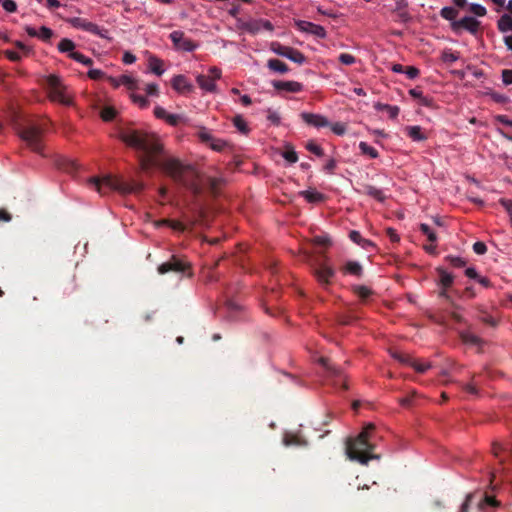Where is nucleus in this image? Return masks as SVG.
I'll use <instances>...</instances> for the list:
<instances>
[{
  "instance_id": "nucleus-1",
  "label": "nucleus",
  "mask_w": 512,
  "mask_h": 512,
  "mask_svg": "<svg viewBox=\"0 0 512 512\" xmlns=\"http://www.w3.org/2000/svg\"><path fill=\"white\" fill-rule=\"evenodd\" d=\"M119 137L126 145L139 153L138 160L142 171L148 172L152 168H159L195 197H200L206 188L211 195H218L223 184L222 179L209 177L203 183L192 166L184 165L178 159L168 156L163 143L156 134L126 128L119 132Z\"/></svg>"
},
{
  "instance_id": "nucleus-2",
  "label": "nucleus",
  "mask_w": 512,
  "mask_h": 512,
  "mask_svg": "<svg viewBox=\"0 0 512 512\" xmlns=\"http://www.w3.org/2000/svg\"><path fill=\"white\" fill-rule=\"evenodd\" d=\"M373 429L374 425L368 424L357 437L347 439L346 455L350 460L366 465L369 460L378 458L372 453L374 445L370 442Z\"/></svg>"
},
{
  "instance_id": "nucleus-3",
  "label": "nucleus",
  "mask_w": 512,
  "mask_h": 512,
  "mask_svg": "<svg viewBox=\"0 0 512 512\" xmlns=\"http://www.w3.org/2000/svg\"><path fill=\"white\" fill-rule=\"evenodd\" d=\"M90 182L95 186L100 194H106L115 190L124 194L140 193L144 190V184L140 181L126 182L119 177L105 175L102 178H91Z\"/></svg>"
},
{
  "instance_id": "nucleus-4",
  "label": "nucleus",
  "mask_w": 512,
  "mask_h": 512,
  "mask_svg": "<svg viewBox=\"0 0 512 512\" xmlns=\"http://www.w3.org/2000/svg\"><path fill=\"white\" fill-rule=\"evenodd\" d=\"M48 129L46 121L29 123L19 129V137L34 152L44 156L43 154V137Z\"/></svg>"
},
{
  "instance_id": "nucleus-5",
  "label": "nucleus",
  "mask_w": 512,
  "mask_h": 512,
  "mask_svg": "<svg viewBox=\"0 0 512 512\" xmlns=\"http://www.w3.org/2000/svg\"><path fill=\"white\" fill-rule=\"evenodd\" d=\"M159 274H166L169 272H174L177 274L186 275L187 277H192L191 272V264L182 257L172 255L170 259L157 268Z\"/></svg>"
},
{
  "instance_id": "nucleus-6",
  "label": "nucleus",
  "mask_w": 512,
  "mask_h": 512,
  "mask_svg": "<svg viewBox=\"0 0 512 512\" xmlns=\"http://www.w3.org/2000/svg\"><path fill=\"white\" fill-rule=\"evenodd\" d=\"M47 86L49 88V96L51 100L60 102L64 105L71 104L69 96L65 93V86L61 79L56 75H49L47 77Z\"/></svg>"
},
{
  "instance_id": "nucleus-7",
  "label": "nucleus",
  "mask_w": 512,
  "mask_h": 512,
  "mask_svg": "<svg viewBox=\"0 0 512 512\" xmlns=\"http://www.w3.org/2000/svg\"><path fill=\"white\" fill-rule=\"evenodd\" d=\"M170 40L172 41L175 49L186 52L195 50L198 45L193 42L190 38L186 37L183 31L176 30L170 33Z\"/></svg>"
},
{
  "instance_id": "nucleus-8",
  "label": "nucleus",
  "mask_w": 512,
  "mask_h": 512,
  "mask_svg": "<svg viewBox=\"0 0 512 512\" xmlns=\"http://www.w3.org/2000/svg\"><path fill=\"white\" fill-rule=\"evenodd\" d=\"M68 22L75 28L83 29L87 32H90L94 35H98L100 37H106V35L103 33H107L106 30L101 29L98 25L80 17L71 18L68 20Z\"/></svg>"
},
{
  "instance_id": "nucleus-9",
  "label": "nucleus",
  "mask_w": 512,
  "mask_h": 512,
  "mask_svg": "<svg viewBox=\"0 0 512 512\" xmlns=\"http://www.w3.org/2000/svg\"><path fill=\"white\" fill-rule=\"evenodd\" d=\"M451 26L456 32H460L464 29L471 33H475L478 29L479 22L473 17H464L458 21H453Z\"/></svg>"
},
{
  "instance_id": "nucleus-10",
  "label": "nucleus",
  "mask_w": 512,
  "mask_h": 512,
  "mask_svg": "<svg viewBox=\"0 0 512 512\" xmlns=\"http://www.w3.org/2000/svg\"><path fill=\"white\" fill-rule=\"evenodd\" d=\"M315 274L317 276V279L323 283L328 284L331 280V278L335 275V269L328 265L327 263H320L316 269Z\"/></svg>"
},
{
  "instance_id": "nucleus-11",
  "label": "nucleus",
  "mask_w": 512,
  "mask_h": 512,
  "mask_svg": "<svg viewBox=\"0 0 512 512\" xmlns=\"http://www.w3.org/2000/svg\"><path fill=\"white\" fill-rule=\"evenodd\" d=\"M391 356L402 363L411 365L417 372H420V373L425 372L427 369H429L431 367L430 363H428V362H420L417 360H410L408 357L401 355L397 352H392Z\"/></svg>"
},
{
  "instance_id": "nucleus-12",
  "label": "nucleus",
  "mask_w": 512,
  "mask_h": 512,
  "mask_svg": "<svg viewBox=\"0 0 512 512\" xmlns=\"http://www.w3.org/2000/svg\"><path fill=\"white\" fill-rule=\"evenodd\" d=\"M172 87L180 93H190L193 91V85L184 75H176L171 80Z\"/></svg>"
},
{
  "instance_id": "nucleus-13",
  "label": "nucleus",
  "mask_w": 512,
  "mask_h": 512,
  "mask_svg": "<svg viewBox=\"0 0 512 512\" xmlns=\"http://www.w3.org/2000/svg\"><path fill=\"white\" fill-rule=\"evenodd\" d=\"M301 118L307 123L317 128L329 126V121L326 117L319 114L302 113Z\"/></svg>"
},
{
  "instance_id": "nucleus-14",
  "label": "nucleus",
  "mask_w": 512,
  "mask_h": 512,
  "mask_svg": "<svg viewBox=\"0 0 512 512\" xmlns=\"http://www.w3.org/2000/svg\"><path fill=\"white\" fill-rule=\"evenodd\" d=\"M200 138L203 142L207 143L213 150L218 152L222 151L227 146V143L225 141L214 138L208 132L200 133Z\"/></svg>"
},
{
  "instance_id": "nucleus-15",
  "label": "nucleus",
  "mask_w": 512,
  "mask_h": 512,
  "mask_svg": "<svg viewBox=\"0 0 512 512\" xmlns=\"http://www.w3.org/2000/svg\"><path fill=\"white\" fill-rule=\"evenodd\" d=\"M196 81L201 89L206 92H215L216 83L208 75L199 74L196 77Z\"/></svg>"
},
{
  "instance_id": "nucleus-16",
  "label": "nucleus",
  "mask_w": 512,
  "mask_h": 512,
  "mask_svg": "<svg viewBox=\"0 0 512 512\" xmlns=\"http://www.w3.org/2000/svg\"><path fill=\"white\" fill-rule=\"evenodd\" d=\"M437 272L440 276V285L443 287V290L441 291V296L443 297H446L447 294H446V288L450 287L453 283V280H454V277L452 274L448 273L447 271H445L444 269L442 268H438L437 269Z\"/></svg>"
},
{
  "instance_id": "nucleus-17",
  "label": "nucleus",
  "mask_w": 512,
  "mask_h": 512,
  "mask_svg": "<svg viewBox=\"0 0 512 512\" xmlns=\"http://www.w3.org/2000/svg\"><path fill=\"white\" fill-rule=\"evenodd\" d=\"M262 28L272 30V24L269 21H251L246 24V30L251 34L258 33Z\"/></svg>"
},
{
  "instance_id": "nucleus-18",
  "label": "nucleus",
  "mask_w": 512,
  "mask_h": 512,
  "mask_svg": "<svg viewBox=\"0 0 512 512\" xmlns=\"http://www.w3.org/2000/svg\"><path fill=\"white\" fill-rule=\"evenodd\" d=\"M406 132L414 141H424L427 139L426 134L422 131L420 126H408Z\"/></svg>"
},
{
  "instance_id": "nucleus-19",
  "label": "nucleus",
  "mask_w": 512,
  "mask_h": 512,
  "mask_svg": "<svg viewBox=\"0 0 512 512\" xmlns=\"http://www.w3.org/2000/svg\"><path fill=\"white\" fill-rule=\"evenodd\" d=\"M301 195L310 203H319L324 199L323 195L314 189L302 191Z\"/></svg>"
},
{
  "instance_id": "nucleus-20",
  "label": "nucleus",
  "mask_w": 512,
  "mask_h": 512,
  "mask_svg": "<svg viewBox=\"0 0 512 512\" xmlns=\"http://www.w3.org/2000/svg\"><path fill=\"white\" fill-rule=\"evenodd\" d=\"M374 108L377 110V111H384V112H387L388 115L391 117V118H396L398 113H399V108L397 106H391V105H388V104H382L380 102H377L374 104Z\"/></svg>"
},
{
  "instance_id": "nucleus-21",
  "label": "nucleus",
  "mask_w": 512,
  "mask_h": 512,
  "mask_svg": "<svg viewBox=\"0 0 512 512\" xmlns=\"http://www.w3.org/2000/svg\"><path fill=\"white\" fill-rule=\"evenodd\" d=\"M498 29L506 33L508 31H512V17L508 14L502 15L498 20Z\"/></svg>"
},
{
  "instance_id": "nucleus-22",
  "label": "nucleus",
  "mask_w": 512,
  "mask_h": 512,
  "mask_svg": "<svg viewBox=\"0 0 512 512\" xmlns=\"http://www.w3.org/2000/svg\"><path fill=\"white\" fill-rule=\"evenodd\" d=\"M149 68L154 74L158 76H161L164 73L163 62L157 57L153 56L149 58Z\"/></svg>"
},
{
  "instance_id": "nucleus-23",
  "label": "nucleus",
  "mask_w": 512,
  "mask_h": 512,
  "mask_svg": "<svg viewBox=\"0 0 512 512\" xmlns=\"http://www.w3.org/2000/svg\"><path fill=\"white\" fill-rule=\"evenodd\" d=\"M159 223L162 225H167L174 231H178V232H184L187 229V226L178 220L164 219V220H161Z\"/></svg>"
},
{
  "instance_id": "nucleus-24",
  "label": "nucleus",
  "mask_w": 512,
  "mask_h": 512,
  "mask_svg": "<svg viewBox=\"0 0 512 512\" xmlns=\"http://www.w3.org/2000/svg\"><path fill=\"white\" fill-rule=\"evenodd\" d=\"M461 337H462V340L467 345H471V346H478V345H480L481 340L478 338L477 335H475L471 331L462 332Z\"/></svg>"
},
{
  "instance_id": "nucleus-25",
  "label": "nucleus",
  "mask_w": 512,
  "mask_h": 512,
  "mask_svg": "<svg viewBox=\"0 0 512 512\" xmlns=\"http://www.w3.org/2000/svg\"><path fill=\"white\" fill-rule=\"evenodd\" d=\"M120 82H121V85H125L131 91L141 89L138 85L137 80L128 75L120 76Z\"/></svg>"
},
{
  "instance_id": "nucleus-26",
  "label": "nucleus",
  "mask_w": 512,
  "mask_h": 512,
  "mask_svg": "<svg viewBox=\"0 0 512 512\" xmlns=\"http://www.w3.org/2000/svg\"><path fill=\"white\" fill-rule=\"evenodd\" d=\"M268 67L274 71L279 73H284L288 70L286 64L278 59H270L268 61Z\"/></svg>"
},
{
  "instance_id": "nucleus-27",
  "label": "nucleus",
  "mask_w": 512,
  "mask_h": 512,
  "mask_svg": "<svg viewBox=\"0 0 512 512\" xmlns=\"http://www.w3.org/2000/svg\"><path fill=\"white\" fill-rule=\"evenodd\" d=\"M359 149L362 154L367 155L372 159H375L379 156L377 150L375 148L369 146L366 142H360Z\"/></svg>"
},
{
  "instance_id": "nucleus-28",
  "label": "nucleus",
  "mask_w": 512,
  "mask_h": 512,
  "mask_svg": "<svg viewBox=\"0 0 512 512\" xmlns=\"http://www.w3.org/2000/svg\"><path fill=\"white\" fill-rule=\"evenodd\" d=\"M74 48H75V43L72 40L67 39V38H63L58 44V49L62 53L69 52V54H70V53L74 52L73 51Z\"/></svg>"
},
{
  "instance_id": "nucleus-29",
  "label": "nucleus",
  "mask_w": 512,
  "mask_h": 512,
  "mask_svg": "<svg viewBox=\"0 0 512 512\" xmlns=\"http://www.w3.org/2000/svg\"><path fill=\"white\" fill-rule=\"evenodd\" d=\"M59 169L65 170L66 172L72 173L77 170V165L68 159H61L57 162Z\"/></svg>"
},
{
  "instance_id": "nucleus-30",
  "label": "nucleus",
  "mask_w": 512,
  "mask_h": 512,
  "mask_svg": "<svg viewBox=\"0 0 512 512\" xmlns=\"http://www.w3.org/2000/svg\"><path fill=\"white\" fill-rule=\"evenodd\" d=\"M344 271L346 273L359 276L361 274L362 267L360 266V264L358 262L349 261L345 265Z\"/></svg>"
},
{
  "instance_id": "nucleus-31",
  "label": "nucleus",
  "mask_w": 512,
  "mask_h": 512,
  "mask_svg": "<svg viewBox=\"0 0 512 512\" xmlns=\"http://www.w3.org/2000/svg\"><path fill=\"white\" fill-rule=\"evenodd\" d=\"M69 57L75 61L84 64L85 66H92L93 60L80 52H72Z\"/></svg>"
},
{
  "instance_id": "nucleus-32",
  "label": "nucleus",
  "mask_w": 512,
  "mask_h": 512,
  "mask_svg": "<svg viewBox=\"0 0 512 512\" xmlns=\"http://www.w3.org/2000/svg\"><path fill=\"white\" fill-rule=\"evenodd\" d=\"M290 445H304L306 444L305 436L301 435L298 431L290 433Z\"/></svg>"
},
{
  "instance_id": "nucleus-33",
  "label": "nucleus",
  "mask_w": 512,
  "mask_h": 512,
  "mask_svg": "<svg viewBox=\"0 0 512 512\" xmlns=\"http://www.w3.org/2000/svg\"><path fill=\"white\" fill-rule=\"evenodd\" d=\"M131 99L134 103L138 104L140 108H146L149 106V101L140 94L131 93Z\"/></svg>"
},
{
  "instance_id": "nucleus-34",
  "label": "nucleus",
  "mask_w": 512,
  "mask_h": 512,
  "mask_svg": "<svg viewBox=\"0 0 512 512\" xmlns=\"http://www.w3.org/2000/svg\"><path fill=\"white\" fill-rule=\"evenodd\" d=\"M53 35H54V32L52 31V29H50L46 26H42L38 32L37 37L45 42H48Z\"/></svg>"
},
{
  "instance_id": "nucleus-35",
  "label": "nucleus",
  "mask_w": 512,
  "mask_h": 512,
  "mask_svg": "<svg viewBox=\"0 0 512 512\" xmlns=\"http://www.w3.org/2000/svg\"><path fill=\"white\" fill-rule=\"evenodd\" d=\"M441 16L453 22L457 16V11L452 7H444L441 10Z\"/></svg>"
},
{
  "instance_id": "nucleus-36",
  "label": "nucleus",
  "mask_w": 512,
  "mask_h": 512,
  "mask_svg": "<svg viewBox=\"0 0 512 512\" xmlns=\"http://www.w3.org/2000/svg\"><path fill=\"white\" fill-rule=\"evenodd\" d=\"M233 123H234V126L242 133H247L248 132V128H247V123L246 121L241 117V116H236L234 119H233Z\"/></svg>"
},
{
  "instance_id": "nucleus-37",
  "label": "nucleus",
  "mask_w": 512,
  "mask_h": 512,
  "mask_svg": "<svg viewBox=\"0 0 512 512\" xmlns=\"http://www.w3.org/2000/svg\"><path fill=\"white\" fill-rule=\"evenodd\" d=\"M115 116H116V111L111 107H105L101 111V118L104 121H111L115 118Z\"/></svg>"
},
{
  "instance_id": "nucleus-38",
  "label": "nucleus",
  "mask_w": 512,
  "mask_h": 512,
  "mask_svg": "<svg viewBox=\"0 0 512 512\" xmlns=\"http://www.w3.org/2000/svg\"><path fill=\"white\" fill-rule=\"evenodd\" d=\"M459 59V55L450 51V50H446L442 53V60L445 62V63H453L455 61H457Z\"/></svg>"
},
{
  "instance_id": "nucleus-39",
  "label": "nucleus",
  "mask_w": 512,
  "mask_h": 512,
  "mask_svg": "<svg viewBox=\"0 0 512 512\" xmlns=\"http://www.w3.org/2000/svg\"><path fill=\"white\" fill-rule=\"evenodd\" d=\"M306 60L305 56L299 51L290 49V61H293L297 64H302Z\"/></svg>"
},
{
  "instance_id": "nucleus-40",
  "label": "nucleus",
  "mask_w": 512,
  "mask_h": 512,
  "mask_svg": "<svg viewBox=\"0 0 512 512\" xmlns=\"http://www.w3.org/2000/svg\"><path fill=\"white\" fill-rule=\"evenodd\" d=\"M329 127H330L331 131L333 133H335L336 135H343L346 132V126H345V124H343L341 122H336L333 124L329 123Z\"/></svg>"
},
{
  "instance_id": "nucleus-41",
  "label": "nucleus",
  "mask_w": 512,
  "mask_h": 512,
  "mask_svg": "<svg viewBox=\"0 0 512 512\" xmlns=\"http://www.w3.org/2000/svg\"><path fill=\"white\" fill-rule=\"evenodd\" d=\"M312 24L313 23L308 22V21H301V20L295 21V25L298 28V30L303 32V33H308V34H310V30L312 28Z\"/></svg>"
},
{
  "instance_id": "nucleus-42",
  "label": "nucleus",
  "mask_w": 512,
  "mask_h": 512,
  "mask_svg": "<svg viewBox=\"0 0 512 512\" xmlns=\"http://www.w3.org/2000/svg\"><path fill=\"white\" fill-rule=\"evenodd\" d=\"M469 11L479 17L486 14V8L480 4H471L469 6Z\"/></svg>"
},
{
  "instance_id": "nucleus-43",
  "label": "nucleus",
  "mask_w": 512,
  "mask_h": 512,
  "mask_svg": "<svg viewBox=\"0 0 512 512\" xmlns=\"http://www.w3.org/2000/svg\"><path fill=\"white\" fill-rule=\"evenodd\" d=\"M310 34L314 35L318 38H325L326 37V31L322 26L312 24V28L310 30Z\"/></svg>"
},
{
  "instance_id": "nucleus-44",
  "label": "nucleus",
  "mask_w": 512,
  "mask_h": 512,
  "mask_svg": "<svg viewBox=\"0 0 512 512\" xmlns=\"http://www.w3.org/2000/svg\"><path fill=\"white\" fill-rule=\"evenodd\" d=\"M421 231L427 236L428 240L434 243L437 240L435 233L426 224H421Z\"/></svg>"
},
{
  "instance_id": "nucleus-45",
  "label": "nucleus",
  "mask_w": 512,
  "mask_h": 512,
  "mask_svg": "<svg viewBox=\"0 0 512 512\" xmlns=\"http://www.w3.org/2000/svg\"><path fill=\"white\" fill-rule=\"evenodd\" d=\"M367 194L374 197L375 199L379 200V201H383L384 200V196H383V193L382 191L378 190L377 188L375 187H367Z\"/></svg>"
},
{
  "instance_id": "nucleus-46",
  "label": "nucleus",
  "mask_w": 512,
  "mask_h": 512,
  "mask_svg": "<svg viewBox=\"0 0 512 512\" xmlns=\"http://www.w3.org/2000/svg\"><path fill=\"white\" fill-rule=\"evenodd\" d=\"M0 3H2V7L7 12H15L17 9V5L14 0H2Z\"/></svg>"
},
{
  "instance_id": "nucleus-47",
  "label": "nucleus",
  "mask_w": 512,
  "mask_h": 512,
  "mask_svg": "<svg viewBox=\"0 0 512 512\" xmlns=\"http://www.w3.org/2000/svg\"><path fill=\"white\" fill-rule=\"evenodd\" d=\"M88 77L92 80H100L105 77V74L99 69H90L88 71Z\"/></svg>"
},
{
  "instance_id": "nucleus-48",
  "label": "nucleus",
  "mask_w": 512,
  "mask_h": 512,
  "mask_svg": "<svg viewBox=\"0 0 512 512\" xmlns=\"http://www.w3.org/2000/svg\"><path fill=\"white\" fill-rule=\"evenodd\" d=\"M339 60L342 64L351 65L355 63V57L351 54L343 53L339 56Z\"/></svg>"
},
{
  "instance_id": "nucleus-49",
  "label": "nucleus",
  "mask_w": 512,
  "mask_h": 512,
  "mask_svg": "<svg viewBox=\"0 0 512 512\" xmlns=\"http://www.w3.org/2000/svg\"><path fill=\"white\" fill-rule=\"evenodd\" d=\"M143 89L145 90L147 95L151 96H157L159 92L158 85L154 83L146 84Z\"/></svg>"
},
{
  "instance_id": "nucleus-50",
  "label": "nucleus",
  "mask_w": 512,
  "mask_h": 512,
  "mask_svg": "<svg viewBox=\"0 0 512 512\" xmlns=\"http://www.w3.org/2000/svg\"><path fill=\"white\" fill-rule=\"evenodd\" d=\"M314 243L318 245H331L332 241L328 235H320L314 238Z\"/></svg>"
},
{
  "instance_id": "nucleus-51",
  "label": "nucleus",
  "mask_w": 512,
  "mask_h": 512,
  "mask_svg": "<svg viewBox=\"0 0 512 512\" xmlns=\"http://www.w3.org/2000/svg\"><path fill=\"white\" fill-rule=\"evenodd\" d=\"M355 292L361 298H367L370 295V293H371V291L367 287H365V286H357V287H355Z\"/></svg>"
},
{
  "instance_id": "nucleus-52",
  "label": "nucleus",
  "mask_w": 512,
  "mask_h": 512,
  "mask_svg": "<svg viewBox=\"0 0 512 512\" xmlns=\"http://www.w3.org/2000/svg\"><path fill=\"white\" fill-rule=\"evenodd\" d=\"M447 260L455 267H462L466 264L465 260L460 257H447Z\"/></svg>"
},
{
  "instance_id": "nucleus-53",
  "label": "nucleus",
  "mask_w": 512,
  "mask_h": 512,
  "mask_svg": "<svg viewBox=\"0 0 512 512\" xmlns=\"http://www.w3.org/2000/svg\"><path fill=\"white\" fill-rule=\"evenodd\" d=\"M208 76L213 79V81H216L220 79L221 77V70L217 67H210L208 71Z\"/></svg>"
},
{
  "instance_id": "nucleus-54",
  "label": "nucleus",
  "mask_w": 512,
  "mask_h": 512,
  "mask_svg": "<svg viewBox=\"0 0 512 512\" xmlns=\"http://www.w3.org/2000/svg\"><path fill=\"white\" fill-rule=\"evenodd\" d=\"M404 73L410 78L415 79L419 75V70L414 66H409L405 69Z\"/></svg>"
},
{
  "instance_id": "nucleus-55",
  "label": "nucleus",
  "mask_w": 512,
  "mask_h": 512,
  "mask_svg": "<svg viewBox=\"0 0 512 512\" xmlns=\"http://www.w3.org/2000/svg\"><path fill=\"white\" fill-rule=\"evenodd\" d=\"M307 149H308L310 152H312V153H314V154H316V155H318V156H321V155H322V149H321V147H320L319 145H317L316 143H314V142H309V143L307 144Z\"/></svg>"
},
{
  "instance_id": "nucleus-56",
  "label": "nucleus",
  "mask_w": 512,
  "mask_h": 512,
  "mask_svg": "<svg viewBox=\"0 0 512 512\" xmlns=\"http://www.w3.org/2000/svg\"><path fill=\"white\" fill-rule=\"evenodd\" d=\"M473 250L476 254L482 255L486 252L487 248L483 242H476L473 245Z\"/></svg>"
},
{
  "instance_id": "nucleus-57",
  "label": "nucleus",
  "mask_w": 512,
  "mask_h": 512,
  "mask_svg": "<svg viewBox=\"0 0 512 512\" xmlns=\"http://www.w3.org/2000/svg\"><path fill=\"white\" fill-rule=\"evenodd\" d=\"M5 55L9 60L13 62H18L21 60L20 54L12 50L5 51Z\"/></svg>"
},
{
  "instance_id": "nucleus-58",
  "label": "nucleus",
  "mask_w": 512,
  "mask_h": 512,
  "mask_svg": "<svg viewBox=\"0 0 512 512\" xmlns=\"http://www.w3.org/2000/svg\"><path fill=\"white\" fill-rule=\"evenodd\" d=\"M502 80L506 85L512 84V70H504L502 72Z\"/></svg>"
},
{
  "instance_id": "nucleus-59",
  "label": "nucleus",
  "mask_w": 512,
  "mask_h": 512,
  "mask_svg": "<svg viewBox=\"0 0 512 512\" xmlns=\"http://www.w3.org/2000/svg\"><path fill=\"white\" fill-rule=\"evenodd\" d=\"M273 86L276 90L288 91L287 81H273Z\"/></svg>"
},
{
  "instance_id": "nucleus-60",
  "label": "nucleus",
  "mask_w": 512,
  "mask_h": 512,
  "mask_svg": "<svg viewBox=\"0 0 512 512\" xmlns=\"http://www.w3.org/2000/svg\"><path fill=\"white\" fill-rule=\"evenodd\" d=\"M154 114L157 118L165 120L168 113L166 112V110L164 108L157 106L154 109Z\"/></svg>"
},
{
  "instance_id": "nucleus-61",
  "label": "nucleus",
  "mask_w": 512,
  "mask_h": 512,
  "mask_svg": "<svg viewBox=\"0 0 512 512\" xmlns=\"http://www.w3.org/2000/svg\"><path fill=\"white\" fill-rule=\"evenodd\" d=\"M165 120L170 125H174L175 126V125H177L179 123L180 116L176 115V114H167V117H166Z\"/></svg>"
},
{
  "instance_id": "nucleus-62",
  "label": "nucleus",
  "mask_w": 512,
  "mask_h": 512,
  "mask_svg": "<svg viewBox=\"0 0 512 512\" xmlns=\"http://www.w3.org/2000/svg\"><path fill=\"white\" fill-rule=\"evenodd\" d=\"M500 203L506 209L507 213L511 217L512 216V201L511 200H506V199H501Z\"/></svg>"
},
{
  "instance_id": "nucleus-63",
  "label": "nucleus",
  "mask_w": 512,
  "mask_h": 512,
  "mask_svg": "<svg viewBox=\"0 0 512 512\" xmlns=\"http://www.w3.org/2000/svg\"><path fill=\"white\" fill-rule=\"evenodd\" d=\"M136 61V56L133 55L132 53L130 52H126L124 55H123V62L125 64H132Z\"/></svg>"
},
{
  "instance_id": "nucleus-64",
  "label": "nucleus",
  "mask_w": 512,
  "mask_h": 512,
  "mask_svg": "<svg viewBox=\"0 0 512 512\" xmlns=\"http://www.w3.org/2000/svg\"><path fill=\"white\" fill-rule=\"evenodd\" d=\"M11 219L12 216L8 211L4 209L0 210V221L9 222Z\"/></svg>"
}]
</instances>
